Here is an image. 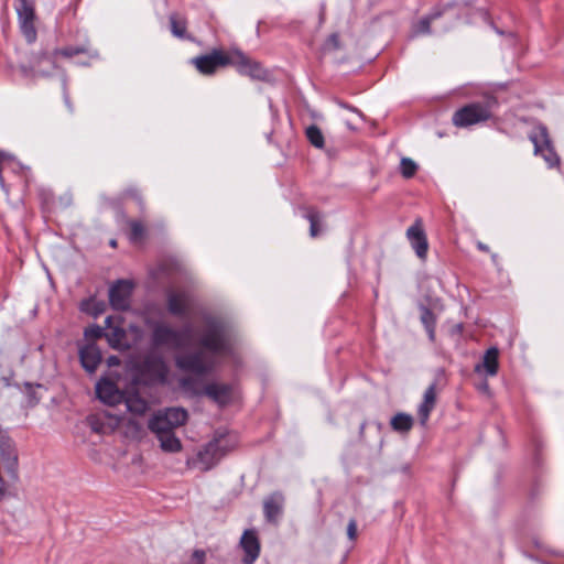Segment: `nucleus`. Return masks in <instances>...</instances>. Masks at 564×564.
Here are the masks:
<instances>
[{"instance_id":"obj_4","label":"nucleus","mask_w":564,"mask_h":564,"mask_svg":"<svg viewBox=\"0 0 564 564\" xmlns=\"http://www.w3.org/2000/svg\"><path fill=\"white\" fill-rule=\"evenodd\" d=\"M135 381L145 386L164 384L169 376V367L164 358L156 352L147 354L134 365Z\"/></svg>"},{"instance_id":"obj_11","label":"nucleus","mask_w":564,"mask_h":564,"mask_svg":"<svg viewBox=\"0 0 564 564\" xmlns=\"http://www.w3.org/2000/svg\"><path fill=\"white\" fill-rule=\"evenodd\" d=\"M133 284L128 280H118L109 289V303L116 311H128L131 304Z\"/></svg>"},{"instance_id":"obj_5","label":"nucleus","mask_w":564,"mask_h":564,"mask_svg":"<svg viewBox=\"0 0 564 564\" xmlns=\"http://www.w3.org/2000/svg\"><path fill=\"white\" fill-rule=\"evenodd\" d=\"M229 449V446L225 444L224 436H216L199 449L194 457L188 458L187 465L192 468L207 471L216 466Z\"/></svg>"},{"instance_id":"obj_2","label":"nucleus","mask_w":564,"mask_h":564,"mask_svg":"<svg viewBox=\"0 0 564 564\" xmlns=\"http://www.w3.org/2000/svg\"><path fill=\"white\" fill-rule=\"evenodd\" d=\"M497 107V98L492 95H486L481 101L470 102L457 109L453 115L452 121L458 128L481 123L492 117V111Z\"/></svg>"},{"instance_id":"obj_15","label":"nucleus","mask_w":564,"mask_h":564,"mask_svg":"<svg viewBox=\"0 0 564 564\" xmlns=\"http://www.w3.org/2000/svg\"><path fill=\"white\" fill-rule=\"evenodd\" d=\"M245 552L243 564H253L260 554V542L254 530H246L240 539Z\"/></svg>"},{"instance_id":"obj_19","label":"nucleus","mask_w":564,"mask_h":564,"mask_svg":"<svg viewBox=\"0 0 564 564\" xmlns=\"http://www.w3.org/2000/svg\"><path fill=\"white\" fill-rule=\"evenodd\" d=\"M498 356V348L490 347L489 349H487L482 357V361L475 366V372H485V375L489 377L496 376L499 368Z\"/></svg>"},{"instance_id":"obj_39","label":"nucleus","mask_w":564,"mask_h":564,"mask_svg":"<svg viewBox=\"0 0 564 564\" xmlns=\"http://www.w3.org/2000/svg\"><path fill=\"white\" fill-rule=\"evenodd\" d=\"M7 484L3 480V478L0 476V502L3 500V498L7 496Z\"/></svg>"},{"instance_id":"obj_18","label":"nucleus","mask_w":564,"mask_h":564,"mask_svg":"<svg viewBox=\"0 0 564 564\" xmlns=\"http://www.w3.org/2000/svg\"><path fill=\"white\" fill-rule=\"evenodd\" d=\"M284 498L282 494L274 492L263 502V514L268 522L276 523L282 514Z\"/></svg>"},{"instance_id":"obj_22","label":"nucleus","mask_w":564,"mask_h":564,"mask_svg":"<svg viewBox=\"0 0 564 564\" xmlns=\"http://www.w3.org/2000/svg\"><path fill=\"white\" fill-rule=\"evenodd\" d=\"M122 401L126 403L128 411L137 415L144 414L149 409L148 401L138 393L123 395Z\"/></svg>"},{"instance_id":"obj_45","label":"nucleus","mask_w":564,"mask_h":564,"mask_svg":"<svg viewBox=\"0 0 564 564\" xmlns=\"http://www.w3.org/2000/svg\"><path fill=\"white\" fill-rule=\"evenodd\" d=\"M110 246L115 248V247L117 246V241L112 239V240L110 241Z\"/></svg>"},{"instance_id":"obj_26","label":"nucleus","mask_w":564,"mask_h":564,"mask_svg":"<svg viewBox=\"0 0 564 564\" xmlns=\"http://www.w3.org/2000/svg\"><path fill=\"white\" fill-rule=\"evenodd\" d=\"M170 25L172 34L181 40H191V36L187 34V20L183 17H180L175 13L170 15Z\"/></svg>"},{"instance_id":"obj_29","label":"nucleus","mask_w":564,"mask_h":564,"mask_svg":"<svg viewBox=\"0 0 564 564\" xmlns=\"http://www.w3.org/2000/svg\"><path fill=\"white\" fill-rule=\"evenodd\" d=\"M421 322L425 327V330L429 335V338L431 341L435 340V325H436V317L433 314V312L425 307H421Z\"/></svg>"},{"instance_id":"obj_14","label":"nucleus","mask_w":564,"mask_h":564,"mask_svg":"<svg viewBox=\"0 0 564 564\" xmlns=\"http://www.w3.org/2000/svg\"><path fill=\"white\" fill-rule=\"evenodd\" d=\"M436 399H437L436 382H432L424 391L423 399L417 406V417H419L420 424L422 426L426 425V423L430 419V414L436 405Z\"/></svg>"},{"instance_id":"obj_36","label":"nucleus","mask_w":564,"mask_h":564,"mask_svg":"<svg viewBox=\"0 0 564 564\" xmlns=\"http://www.w3.org/2000/svg\"><path fill=\"white\" fill-rule=\"evenodd\" d=\"M347 536L351 542L357 539V521L355 519H350L348 522Z\"/></svg>"},{"instance_id":"obj_35","label":"nucleus","mask_w":564,"mask_h":564,"mask_svg":"<svg viewBox=\"0 0 564 564\" xmlns=\"http://www.w3.org/2000/svg\"><path fill=\"white\" fill-rule=\"evenodd\" d=\"M105 334L106 333L104 332V328L98 326V325H94V326H90V327L85 329V337H87L89 339L100 338Z\"/></svg>"},{"instance_id":"obj_21","label":"nucleus","mask_w":564,"mask_h":564,"mask_svg":"<svg viewBox=\"0 0 564 564\" xmlns=\"http://www.w3.org/2000/svg\"><path fill=\"white\" fill-rule=\"evenodd\" d=\"M188 307V295L184 292L167 293V310L173 315H184Z\"/></svg>"},{"instance_id":"obj_28","label":"nucleus","mask_w":564,"mask_h":564,"mask_svg":"<svg viewBox=\"0 0 564 564\" xmlns=\"http://www.w3.org/2000/svg\"><path fill=\"white\" fill-rule=\"evenodd\" d=\"M156 437L160 441V446L164 452L176 453L182 449L181 441L178 437H176L174 432L162 434Z\"/></svg>"},{"instance_id":"obj_33","label":"nucleus","mask_w":564,"mask_h":564,"mask_svg":"<svg viewBox=\"0 0 564 564\" xmlns=\"http://www.w3.org/2000/svg\"><path fill=\"white\" fill-rule=\"evenodd\" d=\"M436 18H438V14H432V15L422 18L417 22V24L414 26V31H413L414 34L415 35L429 34L431 32V29H430L431 23Z\"/></svg>"},{"instance_id":"obj_17","label":"nucleus","mask_w":564,"mask_h":564,"mask_svg":"<svg viewBox=\"0 0 564 564\" xmlns=\"http://www.w3.org/2000/svg\"><path fill=\"white\" fill-rule=\"evenodd\" d=\"M106 327L108 332H106L105 336L107 338L108 344L110 347L118 349V350H127L130 348V344L128 343L126 338V330L120 326H113L112 317L108 316L105 321Z\"/></svg>"},{"instance_id":"obj_6","label":"nucleus","mask_w":564,"mask_h":564,"mask_svg":"<svg viewBox=\"0 0 564 564\" xmlns=\"http://www.w3.org/2000/svg\"><path fill=\"white\" fill-rule=\"evenodd\" d=\"M193 383L194 380L189 378L182 380V387L185 390L192 391L195 395H206L219 406L227 405L232 399L231 384L212 382L206 384L202 390H196L192 388Z\"/></svg>"},{"instance_id":"obj_13","label":"nucleus","mask_w":564,"mask_h":564,"mask_svg":"<svg viewBox=\"0 0 564 564\" xmlns=\"http://www.w3.org/2000/svg\"><path fill=\"white\" fill-rule=\"evenodd\" d=\"M96 394L101 402L108 405L121 403L124 395L117 384L107 378H101L96 383Z\"/></svg>"},{"instance_id":"obj_41","label":"nucleus","mask_w":564,"mask_h":564,"mask_svg":"<svg viewBox=\"0 0 564 564\" xmlns=\"http://www.w3.org/2000/svg\"><path fill=\"white\" fill-rule=\"evenodd\" d=\"M40 62H46L48 63L51 66H55V62L53 61L52 57H50L48 55L46 54H42L41 57H40Z\"/></svg>"},{"instance_id":"obj_20","label":"nucleus","mask_w":564,"mask_h":564,"mask_svg":"<svg viewBox=\"0 0 564 564\" xmlns=\"http://www.w3.org/2000/svg\"><path fill=\"white\" fill-rule=\"evenodd\" d=\"M232 57L235 59L232 65H237L239 73L248 75L252 78L262 77L263 70L258 63L250 61L240 52H237L235 55H232Z\"/></svg>"},{"instance_id":"obj_8","label":"nucleus","mask_w":564,"mask_h":564,"mask_svg":"<svg viewBox=\"0 0 564 564\" xmlns=\"http://www.w3.org/2000/svg\"><path fill=\"white\" fill-rule=\"evenodd\" d=\"M15 11L21 33L23 34L28 43L35 42L37 33L34 24V0H15Z\"/></svg>"},{"instance_id":"obj_30","label":"nucleus","mask_w":564,"mask_h":564,"mask_svg":"<svg viewBox=\"0 0 564 564\" xmlns=\"http://www.w3.org/2000/svg\"><path fill=\"white\" fill-rule=\"evenodd\" d=\"M79 54H88L91 57L97 56V52L90 51L86 45L68 46V47L58 48V50L54 51V56L61 55V56H64L67 58L73 57L75 55H79Z\"/></svg>"},{"instance_id":"obj_37","label":"nucleus","mask_w":564,"mask_h":564,"mask_svg":"<svg viewBox=\"0 0 564 564\" xmlns=\"http://www.w3.org/2000/svg\"><path fill=\"white\" fill-rule=\"evenodd\" d=\"M206 560V553L203 550H195L192 554L191 564H204Z\"/></svg>"},{"instance_id":"obj_12","label":"nucleus","mask_w":564,"mask_h":564,"mask_svg":"<svg viewBox=\"0 0 564 564\" xmlns=\"http://www.w3.org/2000/svg\"><path fill=\"white\" fill-rule=\"evenodd\" d=\"M406 237L411 247L415 251V254L421 260H425L429 250V242L421 219H416L415 223L408 228Z\"/></svg>"},{"instance_id":"obj_42","label":"nucleus","mask_w":564,"mask_h":564,"mask_svg":"<svg viewBox=\"0 0 564 564\" xmlns=\"http://www.w3.org/2000/svg\"><path fill=\"white\" fill-rule=\"evenodd\" d=\"M109 366H117L119 365V358L116 356H111L108 358Z\"/></svg>"},{"instance_id":"obj_40","label":"nucleus","mask_w":564,"mask_h":564,"mask_svg":"<svg viewBox=\"0 0 564 564\" xmlns=\"http://www.w3.org/2000/svg\"><path fill=\"white\" fill-rule=\"evenodd\" d=\"M129 329H130V332H132L134 334V336L137 338H141L142 337V329L139 326L130 325Z\"/></svg>"},{"instance_id":"obj_27","label":"nucleus","mask_w":564,"mask_h":564,"mask_svg":"<svg viewBox=\"0 0 564 564\" xmlns=\"http://www.w3.org/2000/svg\"><path fill=\"white\" fill-rule=\"evenodd\" d=\"M413 423L412 415L405 413H398L390 420V426L399 433H408L412 429Z\"/></svg>"},{"instance_id":"obj_7","label":"nucleus","mask_w":564,"mask_h":564,"mask_svg":"<svg viewBox=\"0 0 564 564\" xmlns=\"http://www.w3.org/2000/svg\"><path fill=\"white\" fill-rule=\"evenodd\" d=\"M534 145V154L541 155L549 167H555L560 164V158L554 150L546 127L539 126L530 135Z\"/></svg>"},{"instance_id":"obj_1","label":"nucleus","mask_w":564,"mask_h":564,"mask_svg":"<svg viewBox=\"0 0 564 564\" xmlns=\"http://www.w3.org/2000/svg\"><path fill=\"white\" fill-rule=\"evenodd\" d=\"M206 328L200 335L199 345L207 350L180 355L176 367L186 372L206 375L214 370L216 356L231 352V344L226 324L214 317H206Z\"/></svg>"},{"instance_id":"obj_3","label":"nucleus","mask_w":564,"mask_h":564,"mask_svg":"<svg viewBox=\"0 0 564 564\" xmlns=\"http://www.w3.org/2000/svg\"><path fill=\"white\" fill-rule=\"evenodd\" d=\"M145 324L152 330L151 344L153 347L181 349L188 344L193 332L189 324L185 325L181 330L174 329L163 322H152L148 319Z\"/></svg>"},{"instance_id":"obj_34","label":"nucleus","mask_w":564,"mask_h":564,"mask_svg":"<svg viewBox=\"0 0 564 564\" xmlns=\"http://www.w3.org/2000/svg\"><path fill=\"white\" fill-rule=\"evenodd\" d=\"M144 236V227L140 221L133 220L130 223L129 239L131 242L140 241Z\"/></svg>"},{"instance_id":"obj_43","label":"nucleus","mask_w":564,"mask_h":564,"mask_svg":"<svg viewBox=\"0 0 564 564\" xmlns=\"http://www.w3.org/2000/svg\"><path fill=\"white\" fill-rule=\"evenodd\" d=\"M477 247H478V249H479V250H481V251H488V250H489L488 246H486V245H485V243H482V242H478V243H477Z\"/></svg>"},{"instance_id":"obj_23","label":"nucleus","mask_w":564,"mask_h":564,"mask_svg":"<svg viewBox=\"0 0 564 564\" xmlns=\"http://www.w3.org/2000/svg\"><path fill=\"white\" fill-rule=\"evenodd\" d=\"M148 426L156 436L171 433L174 430L166 416L162 415L159 411L150 419Z\"/></svg>"},{"instance_id":"obj_24","label":"nucleus","mask_w":564,"mask_h":564,"mask_svg":"<svg viewBox=\"0 0 564 564\" xmlns=\"http://www.w3.org/2000/svg\"><path fill=\"white\" fill-rule=\"evenodd\" d=\"M303 216L308 220L310 223V235L311 237L315 238L323 231V215L314 209V208H307L305 209V213Z\"/></svg>"},{"instance_id":"obj_10","label":"nucleus","mask_w":564,"mask_h":564,"mask_svg":"<svg viewBox=\"0 0 564 564\" xmlns=\"http://www.w3.org/2000/svg\"><path fill=\"white\" fill-rule=\"evenodd\" d=\"M0 457L7 473L14 480L18 479V452L13 440L7 430L0 425Z\"/></svg>"},{"instance_id":"obj_44","label":"nucleus","mask_w":564,"mask_h":564,"mask_svg":"<svg viewBox=\"0 0 564 564\" xmlns=\"http://www.w3.org/2000/svg\"><path fill=\"white\" fill-rule=\"evenodd\" d=\"M480 389L484 390V391H487L489 389L488 387V383L487 382H484L481 386H480Z\"/></svg>"},{"instance_id":"obj_31","label":"nucleus","mask_w":564,"mask_h":564,"mask_svg":"<svg viewBox=\"0 0 564 564\" xmlns=\"http://www.w3.org/2000/svg\"><path fill=\"white\" fill-rule=\"evenodd\" d=\"M306 138L317 149L324 148L325 141L322 130L316 126L312 124L306 128Z\"/></svg>"},{"instance_id":"obj_25","label":"nucleus","mask_w":564,"mask_h":564,"mask_svg":"<svg viewBox=\"0 0 564 564\" xmlns=\"http://www.w3.org/2000/svg\"><path fill=\"white\" fill-rule=\"evenodd\" d=\"M159 412L166 416L174 429L185 424L188 416L187 411L183 408H167Z\"/></svg>"},{"instance_id":"obj_9","label":"nucleus","mask_w":564,"mask_h":564,"mask_svg":"<svg viewBox=\"0 0 564 564\" xmlns=\"http://www.w3.org/2000/svg\"><path fill=\"white\" fill-rule=\"evenodd\" d=\"M192 63L200 74L212 75L219 67L234 64L235 59L221 50H213L209 54L196 56L192 59Z\"/></svg>"},{"instance_id":"obj_32","label":"nucleus","mask_w":564,"mask_h":564,"mask_svg":"<svg viewBox=\"0 0 564 564\" xmlns=\"http://www.w3.org/2000/svg\"><path fill=\"white\" fill-rule=\"evenodd\" d=\"M419 166L417 164L410 158H402L400 162V173L404 178H411L415 175Z\"/></svg>"},{"instance_id":"obj_16","label":"nucleus","mask_w":564,"mask_h":564,"mask_svg":"<svg viewBox=\"0 0 564 564\" xmlns=\"http://www.w3.org/2000/svg\"><path fill=\"white\" fill-rule=\"evenodd\" d=\"M79 359L88 373H94L101 362V352L95 344H87L79 349Z\"/></svg>"},{"instance_id":"obj_38","label":"nucleus","mask_w":564,"mask_h":564,"mask_svg":"<svg viewBox=\"0 0 564 564\" xmlns=\"http://www.w3.org/2000/svg\"><path fill=\"white\" fill-rule=\"evenodd\" d=\"M327 45H330L333 48L339 47V36L336 33H333L327 39Z\"/></svg>"}]
</instances>
